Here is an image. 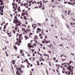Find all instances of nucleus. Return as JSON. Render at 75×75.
I'll list each match as a JSON object with an SVG mask.
<instances>
[{
  "label": "nucleus",
  "mask_w": 75,
  "mask_h": 75,
  "mask_svg": "<svg viewBox=\"0 0 75 75\" xmlns=\"http://www.w3.org/2000/svg\"><path fill=\"white\" fill-rule=\"evenodd\" d=\"M22 34H21L19 35V33H17L16 34V42L15 43V44L16 45H17L18 44V46L20 45V44L19 43H21V39H20L21 38V37H22Z\"/></svg>",
  "instance_id": "1"
},
{
  "label": "nucleus",
  "mask_w": 75,
  "mask_h": 75,
  "mask_svg": "<svg viewBox=\"0 0 75 75\" xmlns=\"http://www.w3.org/2000/svg\"><path fill=\"white\" fill-rule=\"evenodd\" d=\"M67 69L68 70H69L68 73V75H70L71 74V75H73V71H74L73 69H74V67L71 65H70L67 67Z\"/></svg>",
  "instance_id": "2"
},
{
  "label": "nucleus",
  "mask_w": 75,
  "mask_h": 75,
  "mask_svg": "<svg viewBox=\"0 0 75 75\" xmlns=\"http://www.w3.org/2000/svg\"><path fill=\"white\" fill-rule=\"evenodd\" d=\"M13 23L15 24V27L16 28H18V26H21V25L22 24L19 21L18 19H14Z\"/></svg>",
  "instance_id": "3"
},
{
  "label": "nucleus",
  "mask_w": 75,
  "mask_h": 75,
  "mask_svg": "<svg viewBox=\"0 0 75 75\" xmlns=\"http://www.w3.org/2000/svg\"><path fill=\"white\" fill-rule=\"evenodd\" d=\"M26 30H25V28H22V31H24V33H25L26 34H27V31H28V33H29L30 31V29H28L27 28H26Z\"/></svg>",
  "instance_id": "4"
},
{
  "label": "nucleus",
  "mask_w": 75,
  "mask_h": 75,
  "mask_svg": "<svg viewBox=\"0 0 75 75\" xmlns=\"http://www.w3.org/2000/svg\"><path fill=\"white\" fill-rule=\"evenodd\" d=\"M32 44H30V43H28V47L29 48V49H30L32 48H34V47L31 45Z\"/></svg>",
  "instance_id": "5"
},
{
  "label": "nucleus",
  "mask_w": 75,
  "mask_h": 75,
  "mask_svg": "<svg viewBox=\"0 0 75 75\" xmlns=\"http://www.w3.org/2000/svg\"><path fill=\"white\" fill-rule=\"evenodd\" d=\"M6 33L7 34V35H8L9 37H11L12 36V35L11 34V32L9 33H8V31H7Z\"/></svg>",
  "instance_id": "6"
},
{
  "label": "nucleus",
  "mask_w": 75,
  "mask_h": 75,
  "mask_svg": "<svg viewBox=\"0 0 75 75\" xmlns=\"http://www.w3.org/2000/svg\"><path fill=\"white\" fill-rule=\"evenodd\" d=\"M41 28H37V30L36 32L37 33H39V32H41Z\"/></svg>",
  "instance_id": "7"
},
{
  "label": "nucleus",
  "mask_w": 75,
  "mask_h": 75,
  "mask_svg": "<svg viewBox=\"0 0 75 75\" xmlns=\"http://www.w3.org/2000/svg\"><path fill=\"white\" fill-rule=\"evenodd\" d=\"M44 41H45V42H46V44H48V43H51V42L50 40H46V39H44Z\"/></svg>",
  "instance_id": "8"
},
{
  "label": "nucleus",
  "mask_w": 75,
  "mask_h": 75,
  "mask_svg": "<svg viewBox=\"0 0 75 75\" xmlns=\"http://www.w3.org/2000/svg\"><path fill=\"white\" fill-rule=\"evenodd\" d=\"M16 69L17 71H18L19 70L22 73H23V71H21V67H19L18 68H16Z\"/></svg>",
  "instance_id": "9"
},
{
  "label": "nucleus",
  "mask_w": 75,
  "mask_h": 75,
  "mask_svg": "<svg viewBox=\"0 0 75 75\" xmlns=\"http://www.w3.org/2000/svg\"><path fill=\"white\" fill-rule=\"evenodd\" d=\"M68 4H70L71 5H72V6H74V4L75 5V2H73V3L72 4V3H71V2H69L68 3Z\"/></svg>",
  "instance_id": "10"
},
{
  "label": "nucleus",
  "mask_w": 75,
  "mask_h": 75,
  "mask_svg": "<svg viewBox=\"0 0 75 75\" xmlns=\"http://www.w3.org/2000/svg\"><path fill=\"white\" fill-rule=\"evenodd\" d=\"M0 11H1V12H0V15L1 16H3V13H4V11H3V10H1V9L0 10Z\"/></svg>",
  "instance_id": "11"
},
{
  "label": "nucleus",
  "mask_w": 75,
  "mask_h": 75,
  "mask_svg": "<svg viewBox=\"0 0 75 75\" xmlns=\"http://www.w3.org/2000/svg\"><path fill=\"white\" fill-rule=\"evenodd\" d=\"M4 8V6H3L2 7L1 6H0V10H3Z\"/></svg>",
  "instance_id": "12"
},
{
  "label": "nucleus",
  "mask_w": 75,
  "mask_h": 75,
  "mask_svg": "<svg viewBox=\"0 0 75 75\" xmlns=\"http://www.w3.org/2000/svg\"><path fill=\"white\" fill-rule=\"evenodd\" d=\"M13 48H14V49H15V51H17L18 48H17V47H16V45H14Z\"/></svg>",
  "instance_id": "13"
},
{
  "label": "nucleus",
  "mask_w": 75,
  "mask_h": 75,
  "mask_svg": "<svg viewBox=\"0 0 75 75\" xmlns=\"http://www.w3.org/2000/svg\"><path fill=\"white\" fill-rule=\"evenodd\" d=\"M13 65H14L15 64V62H16V60H12L11 61Z\"/></svg>",
  "instance_id": "14"
},
{
  "label": "nucleus",
  "mask_w": 75,
  "mask_h": 75,
  "mask_svg": "<svg viewBox=\"0 0 75 75\" xmlns=\"http://www.w3.org/2000/svg\"><path fill=\"white\" fill-rule=\"evenodd\" d=\"M16 74L17 75H21V74H20V72H19L18 71H16Z\"/></svg>",
  "instance_id": "15"
},
{
  "label": "nucleus",
  "mask_w": 75,
  "mask_h": 75,
  "mask_svg": "<svg viewBox=\"0 0 75 75\" xmlns=\"http://www.w3.org/2000/svg\"><path fill=\"white\" fill-rule=\"evenodd\" d=\"M36 62L37 65H38V66H39L40 65V62H39V61H38V60H37L36 61Z\"/></svg>",
  "instance_id": "16"
},
{
  "label": "nucleus",
  "mask_w": 75,
  "mask_h": 75,
  "mask_svg": "<svg viewBox=\"0 0 75 75\" xmlns=\"http://www.w3.org/2000/svg\"><path fill=\"white\" fill-rule=\"evenodd\" d=\"M13 9H15V10L14 9L13 10V11H16L17 10V9L15 7V6H13Z\"/></svg>",
  "instance_id": "17"
},
{
  "label": "nucleus",
  "mask_w": 75,
  "mask_h": 75,
  "mask_svg": "<svg viewBox=\"0 0 75 75\" xmlns=\"http://www.w3.org/2000/svg\"><path fill=\"white\" fill-rule=\"evenodd\" d=\"M34 40H38V36L37 35H35L34 38Z\"/></svg>",
  "instance_id": "18"
},
{
  "label": "nucleus",
  "mask_w": 75,
  "mask_h": 75,
  "mask_svg": "<svg viewBox=\"0 0 75 75\" xmlns=\"http://www.w3.org/2000/svg\"><path fill=\"white\" fill-rule=\"evenodd\" d=\"M43 55H44V56H47V57H50V56H49V55H48V54H43Z\"/></svg>",
  "instance_id": "19"
},
{
  "label": "nucleus",
  "mask_w": 75,
  "mask_h": 75,
  "mask_svg": "<svg viewBox=\"0 0 75 75\" xmlns=\"http://www.w3.org/2000/svg\"><path fill=\"white\" fill-rule=\"evenodd\" d=\"M66 26H67V28H68L69 29H70V27H69V25H68V24H67Z\"/></svg>",
  "instance_id": "20"
},
{
  "label": "nucleus",
  "mask_w": 75,
  "mask_h": 75,
  "mask_svg": "<svg viewBox=\"0 0 75 75\" xmlns=\"http://www.w3.org/2000/svg\"><path fill=\"white\" fill-rule=\"evenodd\" d=\"M25 13H24V12H22L21 16H25Z\"/></svg>",
  "instance_id": "21"
},
{
  "label": "nucleus",
  "mask_w": 75,
  "mask_h": 75,
  "mask_svg": "<svg viewBox=\"0 0 75 75\" xmlns=\"http://www.w3.org/2000/svg\"><path fill=\"white\" fill-rule=\"evenodd\" d=\"M18 11H19V12H20V6H19L18 7Z\"/></svg>",
  "instance_id": "22"
},
{
  "label": "nucleus",
  "mask_w": 75,
  "mask_h": 75,
  "mask_svg": "<svg viewBox=\"0 0 75 75\" xmlns=\"http://www.w3.org/2000/svg\"><path fill=\"white\" fill-rule=\"evenodd\" d=\"M5 53L6 54V56L7 57L8 56V53H7V52L6 51H5Z\"/></svg>",
  "instance_id": "23"
},
{
  "label": "nucleus",
  "mask_w": 75,
  "mask_h": 75,
  "mask_svg": "<svg viewBox=\"0 0 75 75\" xmlns=\"http://www.w3.org/2000/svg\"><path fill=\"white\" fill-rule=\"evenodd\" d=\"M23 18H24L25 20H27V18H26V16H24L23 17Z\"/></svg>",
  "instance_id": "24"
},
{
  "label": "nucleus",
  "mask_w": 75,
  "mask_h": 75,
  "mask_svg": "<svg viewBox=\"0 0 75 75\" xmlns=\"http://www.w3.org/2000/svg\"><path fill=\"white\" fill-rule=\"evenodd\" d=\"M37 54L39 55H40V56H42V54H40V52L38 51H37Z\"/></svg>",
  "instance_id": "25"
},
{
  "label": "nucleus",
  "mask_w": 75,
  "mask_h": 75,
  "mask_svg": "<svg viewBox=\"0 0 75 75\" xmlns=\"http://www.w3.org/2000/svg\"><path fill=\"white\" fill-rule=\"evenodd\" d=\"M36 45H37V44L36 43L34 44L33 45H32V47H36Z\"/></svg>",
  "instance_id": "26"
},
{
  "label": "nucleus",
  "mask_w": 75,
  "mask_h": 75,
  "mask_svg": "<svg viewBox=\"0 0 75 75\" xmlns=\"http://www.w3.org/2000/svg\"><path fill=\"white\" fill-rule=\"evenodd\" d=\"M39 4H40V6H42V1H40Z\"/></svg>",
  "instance_id": "27"
},
{
  "label": "nucleus",
  "mask_w": 75,
  "mask_h": 75,
  "mask_svg": "<svg viewBox=\"0 0 75 75\" xmlns=\"http://www.w3.org/2000/svg\"><path fill=\"white\" fill-rule=\"evenodd\" d=\"M24 37H25V38H26L27 39H28V36H27L25 35V36Z\"/></svg>",
  "instance_id": "28"
},
{
  "label": "nucleus",
  "mask_w": 75,
  "mask_h": 75,
  "mask_svg": "<svg viewBox=\"0 0 75 75\" xmlns=\"http://www.w3.org/2000/svg\"><path fill=\"white\" fill-rule=\"evenodd\" d=\"M14 6H15L16 8H17V7L18 6L17 5V4H14Z\"/></svg>",
  "instance_id": "29"
},
{
  "label": "nucleus",
  "mask_w": 75,
  "mask_h": 75,
  "mask_svg": "<svg viewBox=\"0 0 75 75\" xmlns=\"http://www.w3.org/2000/svg\"><path fill=\"white\" fill-rule=\"evenodd\" d=\"M49 64L50 67H51V62H49Z\"/></svg>",
  "instance_id": "30"
},
{
  "label": "nucleus",
  "mask_w": 75,
  "mask_h": 75,
  "mask_svg": "<svg viewBox=\"0 0 75 75\" xmlns=\"http://www.w3.org/2000/svg\"><path fill=\"white\" fill-rule=\"evenodd\" d=\"M16 0V2H18V0H13V3H15V1Z\"/></svg>",
  "instance_id": "31"
},
{
  "label": "nucleus",
  "mask_w": 75,
  "mask_h": 75,
  "mask_svg": "<svg viewBox=\"0 0 75 75\" xmlns=\"http://www.w3.org/2000/svg\"><path fill=\"white\" fill-rule=\"evenodd\" d=\"M28 13V12L27 11H25V14H26V15H27L28 14V13Z\"/></svg>",
  "instance_id": "32"
},
{
  "label": "nucleus",
  "mask_w": 75,
  "mask_h": 75,
  "mask_svg": "<svg viewBox=\"0 0 75 75\" xmlns=\"http://www.w3.org/2000/svg\"><path fill=\"white\" fill-rule=\"evenodd\" d=\"M71 1V2H73V3H75L74 1H75V0H70Z\"/></svg>",
  "instance_id": "33"
},
{
  "label": "nucleus",
  "mask_w": 75,
  "mask_h": 75,
  "mask_svg": "<svg viewBox=\"0 0 75 75\" xmlns=\"http://www.w3.org/2000/svg\"><path fill=\"white\" fill-rule=\"evenodd\" d=\"M66 59H62V61H66Z\"/></svg>",
  "instance_id": "34"
},
{
  "label": "nucleus",
  "mask_w": 75,
  "mask_h": 75,
  "mask_svg": "<svg viewBox=\"0 0 75 75\" xmlns=\"http://www.w3.org/2000/svg\"><path fill=\"white\" fill-rule=\"evenodd\" d=\"M6 25H4L3 28V30H5V29H6Z\"/></svg>",
  "instance_id": "35"
},
{
  "label": "nucleus",
  "mask_w": 75,
  "mask_h": 75,
  "mask_svg": "<svg viewBox=\"0 0 75 75\" xmlns=\"http://www.w3.org/2000/svg\"><path fill=\"white\" fill-rule=\"evenodd\" d=\"M42 33H44V30L43 29H42V31L41 32Z\"/></svg>",
  "instance_id": "36"
},
{
  "label": "nucleus",
  "mask_w": 75,
  "mask_h": 75,
  "mask_svg": "<svg viewBox=\"0 0 75 75\" xmlns=\"http://www.w3.org/2000/svg\"><path fill=\"white\" fill-rule=\"evenodd\" d=\"M14 18H15V19H14V20L18 19H17V17H16V16H14Z\"/></svg>",
  "instance_id": "37"
},
{
  "label": "nucleus",
  "mask_w": 75,
  "mask_h": 75,
  "mask_svg": "<svg viewBox=\"0 0 75 75\" xmlns=\"http://www.w3.org/2000/svg\"><path fill=\"white\" fill-rule=\"evenodd\" d=\"M46 71L47 74V75H48V70H46Z\"/></svg>",
  "instance_id": "38"
},
{
  "label": "nucleus",
  "mask_w": 75,
  "mask_h": 75,
  "mask_svg": "<svg viewBox=\"0 0 75 75\" xmlns=\"http://www.w3.org/2000/svg\"><path fill=\"white\" fill-rule=\"evenodd\" d=\"M13 34H15V33H16V31H15V30H13Z\"/></svg>",
  "instance_id": "39"
},
{
  "label": "nucleus",
  "mask_w": 75,
  "mask_h": 75,
  "mask_svg": "<svg viewBox=\"0 0 75 75\" xmlns=\"http://www.w3.org/2000/svg\"><path fill=\"white\" fill-rule=\"evenodd\" d=\"M21 55H22V56H23V57H24V53H22L21 54Z\"/></svg>",
  "instance_id": "40"
},
{
  "label": "nucleus",
  "mask_w": 75,
  "mask_h": 75,
  "mask_svg": "<svg viewBox=\"0 0 75 75\" xmlns=\"http://www.w3.org/2000/svg\"><path fill=\"white\" fill-rule=\"evenodd\" d=\"M22 25H23V26H24V27H27V25H26L25 24H23Z\"/></svg>",
  "instance_id": "41"
},
{
  "label": "nucleus",
  "mask_w": 75,
  "mask_h": 75,
  "mask_svg": "<svg viewBox=\"0 0 75 75\" xmlns=\"http://www.w3.org/2000/svg\"><path fill=\"white\" fill-rule=\"evenodd\" d=\"M57 6L56 5H54L52 6V7L53 8H54V7H56Z\"/></svg>",
  "instance_id": "42"
},
{
  "label": "nucleus",
  "mask_w": 75,
  "mask_h": 75,
  "mask_svg": "<svg viewBox=\"0 0 75 75\" xmlns=\"http://www.w3.org/2000/svg\"><path fill=\"white\" fill-rule=\"evenodd\" d=\"M38 25L39 26H41V23H38Z\"/></svg>",
  "instance_id": "43"
},
{
  "label": "nucleus",
  "mask_w": 75,
  "mask_h": 75,
  "mask_svg": "<svg viewBox=\"0 0 75 75\" xmlns=\"http://www.w3.org/2000/svg\"><path fill=\"white\" fill-rule=\"evenodd\" d=\"M25 60H26V61H27V64H28L29 63L28 62V59H25Z\"/></svg>",
  "instance_id": "44"
},
{
  "label": "nucleus",
  "mask_w": 75,
  "mask_h": 75,
  "mask_svg": "<svg viewBox=\"0 0 75 75\" xmlns=\"http://www.w3.org/2000/svg\"><path fill=\"white\" fill-rule=\"evenodd\" d=\"M55 62L58 63V60H57L56 61H54Z\"/></svg>",
  "instance_id": "45"
},
{
  "label": "nucleus",
  "mask_w": 75,
  "mask_h": 75,
  "mask_svg": "<svg viewBox=\"0 0 75 75\" xmlns=\"http://www.w3.org/2000/svg\"><path fill=\"white\" fill-rule=\"evenodd\" d=\"M64 54H61V55H60V57H61V58H62V57H64Z\"/></svg>",
  "instance_id": "46"
},
{
  "label": "nucleus",
  "mask_w": 75,
  "mask_h": 75,
  "mask_svg": "<svg viewBox=\"0 0 75 75\" xmlns=\"http://www.w3.org/2000/svg\"><path fill=\"white\" fill-rule=\"evenodd\" d=\"M43 34V33H42L41 34H39V37H41L42 35Z\"/></svg>",
  "instance_id": "47"
},
{
  "label": "nucleus",
  "mask_w": 75,
  "mask_h": 75,
  "mask_svg": "<svg viewBox=\"0 0 75 75\" xmlns=\"http://www.w3.org/2000/svg\"><path fill=\"white\" fill-rule=\"evenodd\" d=\"M42 7V6H41V5H40V6H38V7L39 8H41V7Z\"/></svg>",
  "instance_id": "48"
},
{
  "label": "nucleus",
  "mask_w": 75,
  "mask_h": 75,
  "mask_svg": "<svg viewBox=\"0 0 75 75\" xmlns=\"http://www.w3.org/2000/svg\"><path fill=\"white\" fill-rule=\"evenodd\" d=\"M29 35L30 36L33 35V33H30L29 34Z\"/></svg>",
  "instance_id": "49"
},
{
  "label": "nucleus",
  "mask_w": 75,
  "mask_h": 75,
  "mask_svg": "<svg viewBox=\"0 0 75 75\" xmlns=\"http://www.w3.org/2000/svg\"><path fill=\"white\" fill-rule=\"evenodd\" d=\"M25 24L27 25V24H28V23H27V21H25Z\"/></svg>",
  "instance_id": "50"
},
{
  "label": "nucleus",
  "mask_w": 75,
  "mask_h": 75,
  "mask_svg": "<svg viewBox=\"0 0 75 75\" xmlns=\"http://www.w3.org/2000/svg\"><path fill=\"white\" fill-rule=\"evenodd\" d=\"M61 46H63V45L62 44H60L59 45V47H61Z\"/></svg>",
  "instance_id": "51"
},
{
  "label": "nucleus",
  "mask_w": 75,
  "mask_h": 75,
  "mask_svg": "<svg viewBox=\"0 0 75 75\" xmlns=\"http://www.w3.org/2000/svg\"><path fill=\"white\" fill-rule=\"evenodd\" d=\"M48 2V1H45V2H43L44 4H45V3H47Z\"/></svg>",
  "instance_id": "52"
},
{
  "label": "nucleus",
  "mask_w": 75,
  "mask_h": 75,
  "mask_svg": "<svg viewBox=\"0 0 75 75\" xmlns=\"http://www.w3.org/2000/svg\"><path fill=\"white\" fill-rule=\"evenodd\" d=\"M34 8H38V6H36Z\"/></svg>",
  "instance_id": "53"
},
{
  "label": "nucleus",
  "mask_w": 75,
  "mask_h": 75,
  "mask_svg": "<svg viewBox=\"0 0 75 75\" xmlns=\"http://www.w3.org/2000/svg\"><path fill=\"white\" fill-rule=\"evenodd\" d=\"M26 4V3H25L24 4H23V6L24 7H25V5Z\"/></svg>",
  "instance_id": "54"
},
{
  "label": "nucleus",
  "mask_w": 75,
  "mask_h": 75,
  "mask_svg": "<svg viewBox=\"0 0 75 75\" xmlns=\"http://www.w3.org/2000/svg\"><path fill=\"white\" fill-rule=\"evenodd\" d=\"M60 4V3L59 2H57V4Z\"/></svg>",
  "instance_id": "55"
},
{
  "label": "nucleus",
  "mask_w": 75,
  "mask_h": 75,
  "mask_svg": "<svg viewBox=\"0 0 75 75\" xmlns=\"http://www.w3.org/2000/svg\"><path fill=\"white\" fill-rule=\"evenodd\" d=\"M23 6V3H22L21 4V6Z\"/></svg>",
  "instance_id": "56"
},
{
  "label": "nucleus",
  "mask_w": 75,
  "mask_h": 75,
  "mask_svg": "<svg viewBox=\"0 0 75 75\" xmlns=\"http://www.w3.org/2000/svg\"><path fill=\"white\" fill-rule=\"evenodd\" d=\"M22 52H23V51H22V50H21L20 53H22Z\"/></svg>",
  "instance_id": "57"
},
{
  "label": "nucleus",
  "mask_w": 75,
  "mask_h": 75,
  "mask_svg": "<svg viewBox=\"0 0 75 75\" xmlns=\"http://www.w3.org/2000/svg\"><path fill=\"white\" fill-rule=\"evenodd\" d=\"M67 65H71V64L69 63H67Z\"/></svg>",
  "instance_id": "58"
},
{
  "label": "nucleus",
  "mask_w": 75,
  "mask_h": 75,
  "mask_svg": "<svg viewBox=\"0 0 75 75\" xmlns=\"http://www.w3.org/2000/svg\"><path fill=\"white\" fill-rule=\"evenodd\" d=\"M72 61H70L69 62L70 64H71L72 63Z\"/></svg>",
  "instance_id": "59"
},
{
  "label": "nucleus",
  "mask_w": 75,
  "mask_h": 75,
  "mask_svg": "<svg viewBox=\"0 0 75 75\" xmlns=\"http://www.w3.org/2000/svg\"><path fill=\"white\" fill-rule=\"evenodd\" d=\"M48 21V18H46V21Z\"/></svg>",
  "instance_id": "60"
},
{
  "label": "nucleus",
  "mask_w": 75,
  "mask_h": 75,
  "mask_svg": "<svg viewBox=\"0 0 75 75\" xmlns=\"http://www.w3.org/2000/svg\"><path fill=\"white\" fill-rule=\"evenodd\" d=\"M48 52L49 53V54H51V52L50 51H48Z\"/></svg>",
  "instance_id": "61"
},
{
  "label": "nucleus",
  "mask_w": 75,
  "mask_h": 75,
  "mask_svg": "<svg viewBox=\"0 0 75 75\" xmlns=\"http://www.w3.org/2000/svg\"><path fill=\"white\" fill-rule=\"evenodd\" d=\"M50 46H51L52 47H53V45L52 44H50Z\"/></svg>",
  "instance_id": "62"
},
{
  "label": "nucleus",
  "mask_w": 75,
  "mask_h": 75,
  "mask_svg": "<svg viewBox=\"0 0 75 75\" xmlns=\"http://www.w3.org/2000/svg\"><path fill=\"white\" fill-rule=\"evenodd\" d=\"M60 67V66L59 65V64H58V68H59V67Z\"/></svg>",
  "instance_id": "63"
},
{
  "label": "nucleus",
  "mask_w": 75,
  "mask_h": 75,
  "mask_svg": "<svg viewBox=\"0 0 75 75\" xmlns=\"http://www.w3.org/2000/svg\"><path fill=\"white\" fill-rule=\"evenodd\" d=\"M42 42L43 44H44L45 43V41H42Z\"/></svg>",
  "instance_id": "64"
}]
</instances>
